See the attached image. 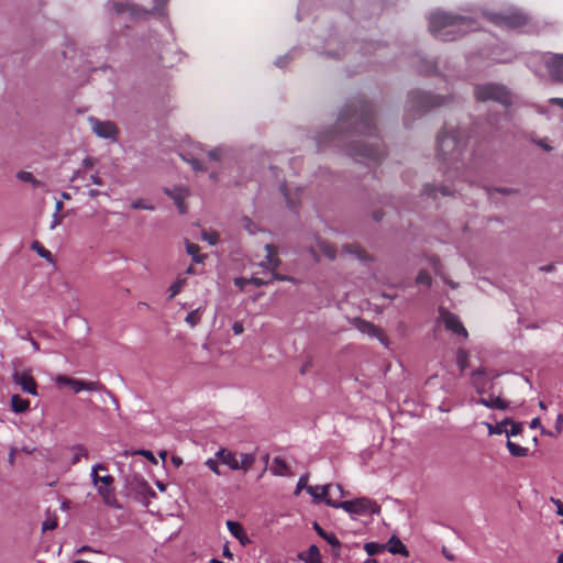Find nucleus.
Instances as JSON below:
<instances>
[{
	"instance_id": "obj_23",
	"label": "nucleus",
	"mask_w": 563,
	"mask_h": 563,
	"mask_svg": "<svg viewBox=\"0 0 563 563\" xmlns=\"http://www.w3.org/2000/svg\"><path fill=\"white\" fill-rule=\"evenodd\" d=\"M10 404L12 411L15 413H23L30 409V400L22 398L20 395H13Z\"/></svg>"
},
{
	"instance_id": "obj_24",
	"label": "nucleus",
	"mask_w": 563,
	"mask_h": 563,
	"mask_svg": "<svg viewBox=\"0 0 563 563\" xmlns=\"http://www.w3.org/2000/svg\"><path fill=\"white\" fill-rule=\"evenodd\" d=\"M484 424L486 426V428L488 430V434H490V435L492 434H506L509 438V433H508L509 421L508 420H504L496 424H492L489 422H484Z\"/></svg>"
},
{
	"instance_id": "obj_58",
	"label": "nucleus",
	"mask_w": 563,
	"mask_h": 563,
	"mask_svg": "<svg viewBox=\"0 0 563 563\" xmlns=\"http://www.w3.org/2000/svg\"><path fill=\"white\" fill-rule=\"evenodd\" d=\"M84 552H97V553H99V551H95V550H92V549H91L90 547H88V545H82V547H80V548H78V549L76 550V553H77V554H80V553H84Z\"/></svg>"
},
{
	"instance_id": "obj_42",
	"label": "nucleus",
	"mask_w": 563,
	"mask_h": 563,
	"mask_svg": "<svg viewBox=\"0 0 563 563\" xmlns=\"http://www.w3.org/2000/svg\"><path fill=\"white\" fill-rule=\"evenodd\" d=\"M345 496V492L340 484L332 485L331 489V498L335 501H339L340 498Z\"/></svg>"
},
{
	"instance_id": "obj_51",
	"label": "nucleus",
	"mask_w": 563,
	"mask_h": 563,
	"mask_svg": "<svg viewBox=\"0 0 563 563\" xmlns=\"http://www.w3.org/2000/svg\"><path fill=\"white\" fill-rule=\"evenodd\" d=\"M203 240L208 241L209 244L214 245L219 241V235L214 232L203 233Z\"/></svg>"
},
{
	"instance_id": "obj_4",
	"label": "nucleus",
	"mask_w": 563,
	"mask_h": 563,
	"mask_svg": "<svg viewBox=\"0 0 563 563\" xmlns=\"http://www.w3.org/2000/svg\"><path fill=\"white\" fill-rule=\"evenodd\" d=\"M230 150L223 146L207 152L201 144L192 143L191 151L181 154V157L184 161L190 163L195 170H202L209 168L205 166L206 163L224 162L230 157Z\"/></svg>"
},
{
	"instance_id": "obj_45",
	"label": "nucleus",
	"mask_w": 563,
	"mask_h": 563,
	"mask_svg": "<svg viewBox=\"0 0 563 563\" xmlns=\"http://www.w3.org/2000/svg\"><path fill=\"white\" fill-rule=\"evenodd\" d=\"M428 195H432L437 197V191H440L441 195L446 196L451 194V190L446 186H442L439 189L430 188L429 186L426 188Z\"/></svg>"
},
{
	"instance_id": "obj_39",
	"label": "nucleus",
	"mask_w": 563,
	"mask_h": 563,
	"mask_svg": "<svg viewBox=\"0 0 563 563\" xmlns=\"http://www.w3.org/2000/svg\"><path fill=\"white\" fill-rule=\"evenodd\" d=\"M456 362L460 367V369L463 372L467 368L468 364V354L464 350H459L456 355Z\"/></svg>"
},
{
	"instance_id": "obj_62",
	"label": "nucleus",
	"mask_w": 563,
	"mask_h": 563,
	"mask_svg": "<svg viewBox=\"0 0 563 563\" xmlns=\"http://www.w3.org/2000/svg\"><path fill=\"white\" fill-rule=\"evenodd\" d=\"M431 265L433 267V271L435 274H439L440 273V269H439V262L438 260L435 258H431Z\"/></svg>"
},
{
	"instance_id": "obj_61",
	"label": "nucleus",
	"mask_w": 563,
	"mask_h": 563,
	"mask_svg": "<svg viewBox=\"0 0 563 563\" xmlns=\"http://www.w3.org/2000/svg\"><path fill=\"white\" fill-rule=\"evenodd\" d=\"M90 179L97 186H101L102 185L101 178L99 176H97V175H91Z\"/></svg>"
},
{
	"instance_id": "obj_27",
	"label": "nucleus",
	"mask_w": 563,
	"mask_h": 563,
	"mask_svg": "<svg viewBox=\"0 0 563 563\" xmlns=\"http://www.w3.org/2000/svg\"><path fill=\"white\" fill-rule=\"evenodd\" d=\"M388 551L393 554L408 555V551L402 542L397 538H391L388 543Z\"/></svg>"
},
{
	"instance_id": "obj_37",
	"label": "nucleus",
	"mask_w": 563,
	"mask_h": 563,
	"mask_svg": "<svg viewBox=\"0 0 563 563\" xmlns=\"http://www.w3.org/2000/svg\"><path fill=\"white\" fill-rule=\"evenodd\" d=\"M187 253L192 256V260L197 263H201L203 260V255L199 254V246L194 243H187L186 245Z\"/></svg>"
},
{
	"instance_id": "obj_49",
	"label": "nucleus",
	"mask_w": 563,
	"mask_h": 563,
	"mask_svg": "<svg viewBox=\"0 0 563 563\" xmlns=\"http://www.w3.org/2000/svg\"><path fill=\"white\" fill-rule=\"evenodd\" d=\"M155 7L152 10L153 14H163V7L167 3L168 0H154Z\"/></svg>"
},
{
	"instance_id": "obj_17",
	"label": "nucleus",
	"mask_w": 563,
	"mask_h": 563,
	"mask_svg": "<svg viewBox=\"0 0 563 563\" xmlns=\"http://www.w3.org/2000/svg\"><path fill=\"white\" fill-rule=\"evenodd\" d=\"M440 318L448 330H451L452 332L462 335L463 338L467 336L466 329L463 327L456 316L441 309Z\"/></svg>"
},
{
	"instance_id": "obj_55",
	"label": "nucleus",
	"mask_w": 563,
	"mask_h": 563,
	"mask_svg": "<svg viewBox=\"0 0 563 563\" xmlns=\"http://www.w3.org/2000/svg\"><path fill=\"white\" fill-rule=\"evenodd\" d=\"M56 527V522L54 520H46L43 522V530H53Z\"/></svg>"
},
{
	"instance_id": "obj_50",
	"label": "nucleus",
	"mask_w": 563,
	"mask_h": 563,
	"mask_svg": "<svg viewBox=\"0 0 563 563\" xmlns=\"http://www.w3.org/2000/svg\"><path fill=\"white\" fill-rule=\"evenodd\" d=\"M520 431H521V424L509 422V426H508L509 437L517 435L518 433H520Z\"/></svg>"
},
{
	"instance_id": "obj_30",
	"label": "nucleus",
	"mask_w": 563,
	"mask_h": 563,
	"mask_svg": "<svg viewBox=\"0 0 563 563\" xmlns=\"http://www.w3.org/2000/svg\"><path fill=\"white\" fill-rule=\"evenodd\" d=\"M507 448L512 456L521 457L528 454V449L510 440L507 441Z\"/></svg>"
},
{
	"instance_id": "obj_21",
	"label": "nucleus",
	"mask_w": 563,
	"mask_h": 563,
	"mask_svg": "<svg viewBox=\"0 0 563 563\" xmlns=\"http://www.w3.org/2000/svg\"><path fill=\"white\" fill-rule=\"evenodd\" d=\"M299 560L305 563H323L317 545H310L307 552L300 553Z\"/></svg>"
},
{
	"instance_id": "obj_59",
	"label": "nucleus",
	"mask_w": 563,
	"mask_h": 563,
	"mask_svg": "<svg viewBox=\"0 0 563 563\" xmlns=\"http://www.w3.org/2000/svg\"><path fill=\"white\" fill-rule=\"evenodd\" d=\"M549 102L563 108V98H551L549 99Z\"/></svg>"
},
{
	"instance_id": "obj_22",
	"label": "nucleus",
	"mask_w": 563,
	"mask_h": 563,
	"mask_svg": "<svg viewBox=\"0 0 563 563\" xmlns=\"http://www.w3.org/2000/svg\"><path fill=\"white\" fill-rule=\"evenodd\" d=\"M476 402L493 409L506 408V402L501 398L493 395L482 396L478 400H476Z\"/></svg>"
},
{
	"instance_id": "obj_6",
	"label": "nucleus",
	"mask_w": 563,
	"mask_h": 563,
	"mask_svg": "<svg viewBox=\"0 0 563 563\" xmlns=\"http://www.w3.org/2000/svg\"><path fill=\"white\" fill-rule=\"evenodd\" d=\"M539 63H542L548 71V74L552 77L553 80L563 84V54H553V53H538L529 62L530 67L533 69L536 74H541L542 69L538 66Z\"/></svg>"
},
{
	"instance_id": "obj_15",
	"label": "nucleus",
	"mask_w": 563,
	"mask_h": 563,
	"mask_svg": "<svg viewBox=\"0 0 563 563\" xmlns=\"http://www.w3.org/2000/svg\"><path fill=\"white\" fill-rule=\"evenodd\" d=\"M89 124L93 133L102 139L115 140L118 135V128L111 121H101L97 118L90 117Z\"/></svg>"
},
{
	"instance_id": "obj_8",
	"label": "nucleus",
	"mask_w": 563,
	"mask_h": 563,
	"mask_svg": "<svg viewBox=\"0 0 563 563\" xmlns=\"http://www.w3.org/2000/svg\"><path fill=\"white\" fill-rule=\"evenodd\" d=\"M99 471L107 472V468L102 464H96L91 467V479L97 488L99 495L102 497L103 501L107 505H113L115 501L113 495V482L114 478L106 473L104 475H99Z\"/></svg>"
},
{
	"instance_id": "obj_9",
	"label": "nucleus",
	"mask_w": 563,
	"mask_h": 563,
	"mask_svg": "<svg viewBox=\"0 0 563 563\" xmlns=\"http://www.w3.org/2000/svg\"><path fill=\"white\" fill-rule=\"evenodd\" d=\"M475 96L481 101L493 100L507 107L511 103V95L503 85L485 84L475 88Z\"/></svg>"
},
{
	"instance_id": "obj_52",
	"label": "nucleus",
	"mask_w": 563,
	"mask_h": 563,
	"mask_svg": "<svg viewBox=\"0 0 563 563\" xmlns=\"http://www.w3.org/2000/svg\"><path fill=\"white\" fill-rule=\"evenodd\" d=\"M551 503L555 506L556 508V514L559 516H563V503L560 500V499H556V498H551Z\"/></svg>"
},
{
	"instance_id": "obj_11",
	"label": "nucleus",
	"mask_w": 563,
	"mask_h": 563,
	"mask_svg": "<svg viewBox=\"0 0 563 563\" xmlns=\"http://www.w3.org/2000/svg\"><path fill=\"white\" fill-rule=\"evenodd\" d=\"M448 102L445 97L435 96L424 91H412L409 93L408 103L410 109L424 111L441 107Z\"/></svg>"
},
{
	"instance_id": "obj_2",
	"label": "nucleus",
	"mask_w": 563,
	"mask_h": 563,
	"mask_svg": "<svg viewBox=\"0 0 563 563\" xmlns=\"http://www.w3.org/2000/svg\"><path fill=\"white\" fill-rule=\"evenodd\" d=\"M465 148V134L461 130L444 131L438 137L437 158L441 162L446 180L461 174V157Z\"/></svg>"
},
{
	"instance_id": "obj_38",
	"label": "nucleus",
	"mask_w": 563,
	"mask_h": 563,
	"mask_svg": "<svg viewBox=\"0 0 563 563\" xmlns=\"http://www.w3.org/2000/svg\"><path fill=\"white\" fill-rule=\"evenodd\" d=\"M385 549V545L376 543V542H368L365 543L364 550L369 556L376 555L380 553Z\"/></svg>"
},
{
	"instance_id": "obj_16",
	"label": "nucleus",
	"mask_w": 563,
	"mask_h": 563,
	"mask_svg": "<svg viewBox=\"0 0 563 563\" xmlns=\"http://www.w3.org/2000/svg\"><path fill=\"white\" fill-rule=\"evenodd\" d=\"M12 379L24 393L33 396L37 395L36 382L29 371H14Z\"/></svg>"
},
{
	"instance_id": "obj_46",
	"label": "nucleus",
	"mask_w": 563,
	"mask_h": 563,
	"mask_svg": "<svg viewBox=\"0 0 563 563\" xmlns=\"http://www.w3.org/2000/svg\"><path fill=\"white\" fill-rule=\"evenodd\" d=\"M242 227L251 234H254L256 232V225L249 218H244L242 220Z\"/></svg>"
},
{
	"instance_id": "obj_56",
	"label": "nucleus",
	"mask_w": 563,
	"mask_h": 563,
	"mask_svg": "<svg viewBox=\"0 0 563 563\" xmlns=\"http://www.w3.org/2000/svg\"><path fill=\"white\" fill-rule=\"evenodd\" d=\"M137 453L144 455L145 457H147L153 463H156V460H155L154 455L152 454V452L146 451V450H141Z\"/></svg>"
},
{
	"instance_id": "obj_13",
	"label": "nucleus",
	"mask_w": 563,
	"mask_h": 563,
	"mask_svg": "<svg viewBox=\"0 0 563 563\" xmlns=\"http://www.w3.org/2000/svg\"><path fill=\"white\" fill-rule=\"evenodd\" d=\"M53 380L58 388L69 387L75 394L81 391H100L103 388L99 382L73 378L64 374L56 375Z\"/></svg>"
},
{
	"instance_id": "obj_12",
	"label": "nucleus",
	"mask_w": 563,
	"mask_h": 563,
	"mask_svg": "<svg viewBox=\"0 0 563 563\" xmlns=\"http://www.w3.org/2000/svg\"><path fill=\"white\" fill-rule=\"evenodd\" d=\"M217 460L221 463L228 465L231 470H243L247 471L251 468L253 463L255 462V457L250 453H241L240 455L228 451L225 449H220L216 453Z\"/></svg>"
},
{
	"instance_id": "obj_20",
	"label": "nucleus",
	"mask_w": 563,
	"mask_h": 563,
	"mask_svg": "<svg viewBox=\"0 0 563 563\" xmlns=\"http://www.w3.org/2000/svg\"><path fill=\"white\" fill-rule=\"evenodd\" d=\"M332 484H325L322 486H309L308 493L311 495L314 501H324L328 505V499L331 498Z\"/></svg>"
},
{
	"instance_id": "obj_31",
	"label": "nucleus",
	"mask_w": 563,
	"mask_h": 563,
	"mask_svg": "<svg viewBox=\"0 0 563 563\" xmlns=\"http://www.w3.org/2000/svg\"><path fill=\"white\" fill-rule=\"evenodd\" d=\"M19 180L31 184L34 188L40 187L42 183L37 180L32 173L21 170L16 174Z\"/></svg>"
},
{
	"instance_id": "obj_54",
	"label": "nucleus",
	"mask_w": 563,
	"mask_h": 563,
	"mask_svg": "<svg viewBox=\"0 0 563 563\" xmlns=\"http://www.w3.org/2000/svg\"><path fill=\"white\" fill-rule=\"evenodd\" d=\"M59 223H60V217L57 214V212H55V214L53 216V220L49 224V229L54 230Z\"/></svg>"
},
{
	"instance_id": "obj_32",
	"label": "nucleus",
	"mask_w": 563,
	"mask_h": 563,
	"mask_svg": "<svg viewBox=\"0 0 563 563\" xmlns=\"http://www.w3.org/2000/svg\"><path fill=\"white\" fill-rule=\"evenodd\" d=\"M186 278L185 277H178L168 288V291H169V299H173L174 297H176L180 291L181 289L184 288V286L186 285Z\"/></svg>"
},
{
	"instance_id": "obj_48",
	"label": "nucleus",
	"mask_w": 563,
	"mask_h": 563,
	"mask_svg": "<svg viewBox=\"0 0 563 563\" xmlns=\"http://www.w3.org/2000/svg\"><path fill=\"white\" fill-rule=\"evenodd\" d=\"M206 466H208L213 473H216L217 475H221V471L218 466V462L217 460L214 459H208L206 461Z\"/></svg>"
},
{
	"instance_id": "obj_60",
	"label": "nucleus",
	"mask_w": 563,
	"mask_h": 563,
	"mask_svg": "<svg viewBox=\"0 0 563 563\" xmlns=\"http://www.w3.org/2000/svg\"><path fill=\"white\" fill-rule=\"evenodd\" d=\"M541 427V422H540V419L539 418H534L531 420L530 422V428L531 429H537V428H540Z\"/></svg>"
},
{
	"instance_id": "obj_7",
	"label": "nucleus",
	"mask_w": 563,
	"mask_h": 563,
	"mask_svg": "<svg viewBox=\"0 0 563 563\" xmlns=\"http://www.w3.org/2000/svg\"><path fill=\"white\" fill-rule=\"evenodd\" d=\"M328 505L333 508L343 509L350 514L352 518L356 516L372 515L378 511L377 504L366 497L346 501H335L333 499H328Z\"/></svg>"
},
{
	"instance_id": "obj_28",
	"label": "nucleus",
	"mask_w": 563,
	"mask_h": 563,
	"mask_svg": "<svg viewBox=\"0 0 563 563\" xmlns=\"http://www.w3.org/2000/svg\"><path fill=\"white\" fill-rule=\"evenodd\" d=\"M203 311L205 309L202 307H198L197 309L190 311L185 318L186 323L191 328L196 327L200 322Z\"/></svg>"
},
{
	"instance_id": "obj_33",
	"label": "nucleus",
	"mask_w": 563,
	"mask_h": 563,
	"mask_svg": "<svg viewBox=\"0 0 563 563\" xmlns=\"http://www.w3.org/2000/svg\"><path fill=\"white\" fill-rule=\"evenodd\" d=\"M343 253L355 256L360 261H365L367 258V255L357 245H345L343 247Z\"/></svg>"
},
{
	"instance_id": "obj_26",
	"label": "nucleus",
	"mask_w": 563,
	"mask_h": 563,
	"mask_svg": "<svg viewBox=\"0 0 563 563\" xmlns=\"http://www.w3.org/2000/svg\"><path fill=\"white\" fill-rule=\"evenodd\" d=\"M313 529L316 530V532L322 538L324 539L329 544L333 545V547H336L339 548L340 547V541L338 540V538L335 537V534L333 533H328L325 532L320 526L319 523L314 522L313 523Z\"/></svg>"
},
{
	"instance_id": "obj_18",
	"label": "nucleus",
	"mask_w": 563,
	"mask_h": 563,
	"mask_svg": "<svg viewBox=\"0 0 563 563\" xmlns=\"http://www.w3.org/2000/svg\"><path fill=\"white\" fill-rule=\"evenodd\" d=\"M159 58L166 67H170L181 59V54L174 43H168L161 49Z\"/></svg>"
},
{
	"instance_id": "obj_36",
	"label": "nucleus",
	"mask_w": 563,
	"mask_h": 563,
	"mask_svg": "<svg viewBox=\"0 0 563 563\" xmlns=\"http://www.w3.org/2000/svg\"><path fill=\"white\" fill-rule=\"evenodd\" d=\"M563 431V413H559L556 416V421H555V432H550V431H545L543 428H541V432L543 434H547V435H550V437H558L559 434H561Z\"/></svg>"
},
{
	"instance_id": "obj_29",
	"label": "nucleus",
	"mask_w": 563,
	"mask_h": 563,
	"mask_svg": "<svg viewBox=\"0 0 563 563\" xmlns=\"http://www.w3.org/2000/svg\"><path fill=\"white\" fill-rule=\"evenodd\" d=\"M485 373L483 371H475L473 373V384L478 394H483L486 388V383L484 382Z\"/></svg>"
},
{
	"instance_id": "obj_5",
	"label": "nucleus",
	"mask_w": 563,
	"mask_h": 563,
	"mask_svg": "<svg viewBox=\"0 0 563 563\" xmlns=\"http://www.w3.org/2000/svg\"><path fill=\"white\" fill-rule=\"evenodd\" d=\"M265 252H266L265 260L258 262L257 265L261 268L266 271L265 274L268 277L264 278V277H258V276H255V275L251 279H247V278H244V277H240V278H236L235 282H234L236 286L243 288L249 282H252L256 286H260V285L268 284L273 279H285L284 277L279 276V275H277L275 273V269L279 265V260L277 257V247L274 246L273 244L266 243L265 244Z\"/></svg>"
},
{
	"instance_id": "obj_34",
	"label": "nucleus",
	"mask_w": 563,
	"mask_h": 563,
	"mask_svg": "<svg viewBox=\"0 0 563 563\" xmlns=\"http://www.w3.org/2000/svg\"><path fill=\"white\" fill-rule=\"evenodd\" d=\"M31 249L35 251L42 258L46 260L49 263L53 262L51 252L46 250L40 242L34 241L31 245Z\"/></svg>"
},
{
	"instance_id": "obj_3",
	"label": "nucleus",
	"mask_w": 563,
	"mask_h": 563,
	"mask_svg": "<svg viewBox=\"0 0 563 563\" xmlns=\"http://www.w3.org/2000/svg\"><path fill=\"white\" fill-rule=\"evenodd\" d=\"M430 32L442 41H453L467 31L476 29L474 21L465 18L434 11L429 16Z\"/></svg>"
},
{
	"instance_id": "obj_14",
	"label": "nucleus",
	"mask_w": 563,
	"mask_h": 563,
	"mask_svg": "<svg viewBox=\"0 0 563 563\" xmlns=\"http://www.w3.org/2000/svg\"><path fill=\"white\" fill-rule=\"evenodd\" d=\"M484 16H486L490 22L495 23L496 25L508 29L520 27L527 21V16L523 13L519 12L518 10H507L498 13L484 12Z\"/></svg>"
},
{
	"instance_id": "obj_53",
	"label": "nucleus",
	"mask_w": 563,
	"mask_h": 563,
	"mask_svg": "<svg viewBox=\"0 0 563 563\" xmlns=\"http://www.w3.org/2000/svg\"><path fill=\"white\" fill-rule=\"evenodd\" d=\"M232 330H233L234 334L239 335L244 332V327H243L242 322L236 321L233 323Z\"/></svg>"
},
{
	"instance_id": "obj_57",
	"label": "nucleus",
	"mask_w": 563,
	"mask_h": 563,
	"mask_svg": "<svg viewBox=\"0 0 563 563\" xmlns=\"http://www.w3.org/2000/svg\"><path fill=\"white\" fill-rule=\"evenodd\" d=\"M137 479V484L140 486V488L143 490V492H147L150 490V486L143 479V478H136Z\"/></svg>"
},
{
	"instance_id": "obj_35",
	"label": "nucleus",
	"mask_w": 563,
	"mask_h": 563,
	"mask_svg": "<svg viewBox=\"0 0 563 563\" xmlns=\"http://www.w3.org/2000/svg\"><path fill=\"white\" fill-rule=\"evenodd\" d=\"M73 451V464H76L80 461L81 457H88V451L82 445H75L71 448Z\"/></svg>"
},
{
	"instance_id": "obj_47",
	"label": "nucleus",
	"mask_w": 563,
	"mask_h": 563,
	"mask_svg": "<svg viewBox=\"0 0 563 563\" xmlns=\"http://www.w3.org/2000/svg\"><path fill=\"white\" fill-rule=\"evenodd\" d=\"M131 207L133 209H144V210H153L154 207L152 205H148L144 202L143 200H135L132 202Z\"/></svg>"
},
{
	"instance_id": "obj_43",
	"label": "nucleus",
	"mask_w": 563,
	"mask_h": 563,
	"mask_svg": "<svg viewBox=\"0 0 563 563\" xmlns=\"http://www.w3.org/2000/svg\"><path fill=\"white\" fill-rule=\"evenodd\" d=\"M309 486L310 485H308V475L300 476V478L296 485L295 495L298 496L302 489H306L308 492Z\"/></svg>"
},
{
	"instance_id": "obj_41",
	"label": "nucleus",
	"mask_w": 563,
	"mask_h": 563,
	"mask_svg": "<svg viewBox=\"0 0 563 563\" xmlns=\"http://www.w3.org/2000/svg\"><path fill=\"white\" fill-rule=\"evenodd\" d=\"M361 331L364 333H367L368 335L377 336L379 338V330L372 323L368 322H362L361 324Z\"/></svg>"
},
{
	"instance_id": "obj_40",
	"label": "nucleus",
	"mask_w": 563,
	"mask_h": 563,
	"mask_svg": "<svg viewBox=\"0 0 563 563\" xmlns=\"http://www.w3.org/2000/svg\"><path fill=\"white\" fill-rule=\"evenodd\" d=\"M318 246H319L320 252L323 253L329 258L335 257V250L329 243L321 241L318 243Z\"/></svg>"
},
{
	"instance_id": "obj_63",
	"label": "nucleus",
	"mask_w": 563,
	"mask_h": 563,
	"mask_svg": "<svg viewBox=\"0 0 563 563\" xmlns=\"http://www.w3.org/2000/svg\"><path fill=\"white\" fill-rule=\"evenodd\" d=\"M175 201H176V203H177V207H178L179 211H180L181 213H183V212H185V207H184V203H183V201L180 200V198H175Z\"/></svg>"
},
{
	"instance_id": "obj_25",
	"label": "nucleus",
	"mask_w": 563,
	"mask_h": 563,
	"mask_svg": "<svg viewBox=\"0 0 563 563\" xmlns=\"http://www.w3.org/2000/svg\"><path fill=\"white\" fill-rule=\"evenodd\" d=\"M271 471L274 475L285 476L289 474V467L287 463L279 457L274 459Z\"/></svg>"
},
{
	"instance_id": "obj_10",
	"label": "nucleus",
	"mask_w": 563,
	"mask_h": 563,
	"mask_svg": "<svg viewBox=\"0 0 563 563\" xmlns=\"http://www.w3.org/2000/svg\"><path fill=\"white\" fill-rule=\"evenodd\" d=\"M107 8L122 21L145 19L150 13L147 10L134 5L128 0H110L107 3Z\"/></svg>"
},
{
	"instance_id": "obj_1",
	"label": "nucleus",
	"mask_w": 563,
	"mask_h": 563,
	"mask_svg": "<svg viewBox=\"0 0 563 563\" xmlns=\"http://www.w3.org/2000/svg\"><path fill=\"white\" fill-rule=\"evenodd\" d=\"M338 129L350 125L352 137L357 134L358 139H353L347 147L349 155L357 161L368 159L378 161L383 152L378 140L375 136V126L371 110L361 104L360 107L349 106L342 111L338 119Z\"/></svg>"
},
{
	"instance_id": "obj_44",
	"label": "nucleus",
	"mask_w": 563,
	"mask_h": 563,
	"mask_svg": "<svg viewBox=\"0 0 563 563\" xmlns=\"http://www.w3.org/2000/svg\"><path fill=\"white\" fill-rule=\"evenodd\" d=\"M417 283L429 286L431 284V276L426 271H420L417 276Z\"/></svg>"
},
{
	"instance_id": "obj_64",
	"label": "nucleus",
	"mask_w": 563,
	"mask_h": 563,
	"mask_svg": "<svg viewBox=\"0 0 563 563\" xmlns=\"http://www.w3.org/2000/svg\"><path fill=\"white\" fill-rule=\"evenodd\" d=\"M82 163H84V166L87 168H89L93 165V161L90 157H86Z\"/></svg>"
},
{
	"instance_id": "obj_19",
	"label": "nucleus",
	"mask_w": 563,
	"mask_h": 563,
	"mask_svg": "<svg viewBox=\"0 0 563 563\" xmlns=\"http://www.w3.org/2000/svg\"><path fill=\"white\" fill-rule=\"evenodd\" d=\"M225 525L232 537H234L240 542L241 545L245 547L251 543V540L247 537L245 529L240 522L228 520Z\"/></svg>"
}]
</instances>
